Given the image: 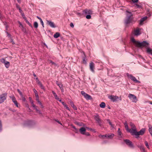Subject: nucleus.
Here are the masks:
<instances>
[{"mask_svg": "<svg viewBox=\"0 0 152 152\" xmlns=\"http://www.w3.org/2000/svg\"><path fill=\"white\" fill-rule=\"evenodd\" d=\"M132 41L134 43L136 46L140 48H142V47H147V45L148 44V43L146 41H143L142 42H140L135 41L134 38L132 39Z\"/></svg>", "mask_w": 152, "mask_h": 152, "instance_id": "1", "label": "nucleus"}, {"mask_svg": "<svg viewBox=\"0 0 152 152\" xmlns=\"http://www.w3.org/2000/svg\"><path fill=\"white\" fill-rule=\"evenodd\" d=\"M36 124L34 121L31 120L25 121L23 123V125L25 127H31Z\"/></svg>", "mask_w": 152, "mask_h": 152, "instance_id": "2", "label": "nucleus"}, {"mask_svg": "<svg viewBox=\"0 0 152 152\" xmlns=\"http://www.w3.org/2000/svg\"><path fill=\"white\" fill-rule=\"evenodd\" d=\"M145 128L142 129L140 130L138 132H137V130L135 129L132 130L133 132V135H135L136 136V137L137 138L139 137V136L140 135H143L145 132Z\"/></svg>", "mask_w": 152, "mask_h": 152, "instance_id": "3", "label": "nucleus"}, {"mask_svg": "<svg viewBox=\"0 0 152 152\" xmlns=\"http://www.w3.org/2000/svg\"><path fill=\"white\" fill-rule=\"evenodd\" d=\"M108 98L111 101L113 102L118 101L119 100L121 101V97H119L116 96L110 95L108 96Z\"/></svg>", "mask_w": 152, "mask_h": 152, "instance_id": "4", "label": "nucleus"}, {"mask_svg": "<svg viewBox=\"0 0 152 152\" xmlns=\"http://www.w3.org/2000/svg\"><path fill=\"white\" fill-rule=\"evenodd\" d=\"M133 18L126 17L124 20V23L126 26H128L130 24H132Z\"/></svg>", "mask_w": 152, "mask_h": 152, "instance_id": "5", "label": "nucleus"}, {"mask_svg": "<svg viewBox=\"0 0 152 152\" xmlns=\"http://www.w3.org/2000/svg\"><path fill=\"white\" fill-rule=\"evenodd\" d=\"M126 75L128 78L130 79L131 80L133 81V82L135 83H140V82L137 80L136 78L132 75L128 73L126 74Z\"/></svg>", "mask_w": 152, "mask_h": 152, "instance_id": "6", "label": "nucleus"}, {"mask_svg": "<svg viewBox=\"0 0 152 152\" xmlns=\"http://www.w3.org/2000/svg\"><path fill=\"white\" fill-rule=\"evenodd\" d=\"M124 141L126 144L130 148L132 149L134 148V146L132 143V142L129 140L128 139H124Z\"/></svg>", "mask_w": 152, "mask_h": 152, "instance_id": "7", "label": "nucleus"}, {"mask_svg": "<svg viewBox=\"0 0 152 152\" xmlns=\"http://www.w3.org/2000/svg\"><path fill=\"white\" fill-rule=\"evenodd\" d=\"M7 93H5L2 94L0 95V104L3 102L6 99Z\"/></svg>", "mask_w": 152, "mask_h": 152, "instance_id": "8", "label": "nucleus"}, {"mask_svg": "<svg viewBox=\"0 0 152 152\" xmlns=\"http://www.w3.org/2000/svg\"><path fill=\"white\" fill-rule=\"evenodd\" d=\"M2 63L4 64L5 67L7 68H8L9 67L10 65V62L7 61L5 60L4 58H2L0 59Z\"/></svg>", "mask_w": 152, "mask_h": 152, "instance_id": "9", "label": "nucleus"}, {"mask_svg": "<svg viewBox=\"0 0 152 152\" xmlns=\"http://www.w3.org/2000/svg\"><path fill=\"white\" fill-rule=\"evenodd\" d=\"M94 119L99 126L101 125L102 121L99 115L96 114L94 116Z\"/></svg>", "mask_w": 152, "mask_h": 152, "instance_id": "10", "label": "nucleus"}, {"mask_svg": "<svg viewBox=\"0 0 152 152\" xmlns=\"http://www.w3.org/2000/svg\"><path fill=\"white\" fill-rule=\"evenodd\" d=\"M128 97L132 102H136L137 101L136 97L134 95L130 94L129 95Z\"/></svg>", "mask_w": 152, "mask_h": 152, "instance_id": "11", "label": "nucleus"}, {"mask_svg": "<svg viewBox=\"0 0 152 152\" xmlns=\"http://www.w3.org/2000/svg\"><path fill=\"white\" fill-rule=\"evenodd\" d=\"M130 125L131 128V129H130L129 130V132L131 133L132 135L133 134V132L132 130L134 129L136 130V128L135 125L132 122L130 123Z\"/></svg>", "mask_w": 152, "mask_h": 152, "instance_id": "12", "label": "nucleus"}, {"mask_svg": "<svg viewBox=\"0 0 152 152\" xmlns=\"http://www.w3.org/2000/svg\"><path fill=\"white\" fill-rule=\"evenodd\" d=\"M126 17L133 18V14L131 11L129 10H127L126 11Z\"/></svg>", "mask_w": 152, "mask_h": 152, "instance_id": "13", "label": "nucleus"}, {"mask_svg": "<svg viewBox=\"0 0 152 152\" xmlns=\"http://www.w3.org/2000/svg\"><path fill=\"white\" fill-rule=\"evenodd\" d=\"M90 69V70L93 73H94L95 71L94 70L95 68V64L94 63L91 62L89 64Z\"/></svg>", "mask_w": 152, "mask_h": 152, "instance_id": "14", "label": "nucleus"}, {"mask_svg": "<svg viewBox=\"0 0 152 152\" xmlns=\"http://www.w3.org/2000/svg\"><path fill=\"white\" fill-rule=\"evenodd\" d=\"M149 43L147 45V47H145L146 48V52L148 54L152 55V49L148 47Z\"/></svg>", "mask_w": 152, "mask_h": 152, "instance_id": "15", "label": "nucleus"}, {"mask_svg": "<svg viewBox=\"0 0 152 152\" xmlns=\"http://www.w3.org/2000/svg\"><path fill=\"white\" fill-rule=\"evenodd\" d=\"M47 23L51 27L54 28L56 27L53 22L48 20H47Z\"/></svg>", "mask_w": 152, "mask_h": 152, "instance_id": "16", "label": "nucleus"}, {"mask_svg": "<svg viewBox=\"0 0 152 152\" xmlns=\"http://www.w3.org/2000/svg\"><path fill=\"white\" fill-rule=\"evenodd\" d=\"M114 136V134L113 133L106 134V138L107 139H112Z\"/></svg>", "mask_w": 152, "mask_h": 152, "instance_id": "17", "label": "nucleus"}, {"mask_svg": "<svg viewBox=\"0 0 152 152\" xmlns=\"http://www.w3.org/2000/svg\"><path fill=\"white\" fill-rule=\"evenodd\" d=\"M83 12L86 15L91 14H92V11L91 10L87 9L83 10Z\"/></svg>", "mask_w": 152, "mask_h": 152, "instance_id": "18", "label": "nucleus"}, {"mask_svg": "<svg viewBox=\"0 0 152 152\" xmlns=\"http://www.w3.org/2000/svg\"><path fill=\"white\" fill-rule=\"evenodd\" d=\"M147 18L148 17L147 16H145L142 18L140 20V25H142L143 22L146 20L147 19Z\"/></svg>", "mask_w": 152, "mask_h": 152, "instance_id": "19", "label": "nucleus"}, {"mask_svg": "<svg viewBox=\"0 0 152 152\" xmlns=\"http://www.w3.org/2000/svg\"><path fill=\"white\" fill-rule=\"evenodd\" d=\"M85 128L82 127L79 129V131L80 133L82 134H84V133L86 132Z\"/></svg>", "mask_w": 152, "mask_h": 152, "instance_id": "20", "label": "nucleus"}, {"mask_svg": "<svg viewBox=\"0 0 152 152\" xmlns=\"http://www.w3.org/2000/svg\"><path fill=\"white\" fill-rule=\"evenodd\" d=\"M140 32L139 28L135 30L134 31V34L135 36H138L140 34Z\"/></svg>", "mask_w": 152, "mask_h": 152, "instance_id": "21", "label": "nucleus"}, {"mask_svg": "<svg viewBox=\"0 0 152 152\" xmlns=\"http://www.w3.org/2000/svg\"><path fill=\"white\" fill-rule=\"evenodd\" d=\"M69 103L72 108L75 110H77V108L75 106L73 102L71 100L69 101Z\"/></svg>", "mask_w": 152, "mask_h": 152, "instance_id": "22", "label": "nucleus"}, {"mask_svg": "<svg viewBox=\"0 0 152 152\" xmlns=\"http://www.w3.org/2000/svg\"><path fill=\"white\" fill-rule=\"evenodd\" d=\"M118 137L119 138H121L122 137V134L121 132L120 131V129L118 128Z\"/></svg>", "mask_w": 152, "mask_h": 152, "instance_id": "23", "label": "nucleus"}, {"mask_svg": "<svg viewBox=\"0 0 152 152\" xmlns=\"http://www.w3.org/2000/svg\"><path fill=\"white\" fill-rule=\"evenodd\" d=\"M84 97L87 100H91L92 99L91 96L87 94Z\"/></svg>", "mask_w": 152, "mask_h": 152, "instance_id": "24", "label": "nucleus"}, {"mask_svg": "<svg viewBox=\"0 0 152 152\" xmlns=\"http://www.w3.org/2000/svg\"><path fill=\"white\" fill-rule=\"evenodd\" d=\"M148 127H149V131L150 133V134H151V136H152V126L150 125H148Z\"/></svg>", "mask_w": 152, "mask_h": 152, "instance_id": "25", "label": "nucleus"}, {"mask_svg": "<svg viewBox=\"0 0 152 152\" xmlns=\"http://www.w3.org/2000/svg\"><path fill=\"white\" fill-rule=\"evenodd\" d=\"M125 126V128L126 130L128 131V132H129V129L128 128V126L127 124V122H126L124 124Z\"/></svg>", "mask_w": 152, "mask_h": 152, "instance_id": "26", "label": "nucleus"}, {"mask_svg": "<svg viewBox=\"0 0 152 152\" xmlns=\"http://www.w3.org/2000/svg\"><path fill=\"white\" fill-rule=\"evenodd\" d=\"M60 36V34L58 32H56L54 35V37L56 38H58Z\"/></svg>", "mask_w": 152, "mask_h": 152, "instance_id": "27", "label": "nucleus"}, {"mask_svg": "<svg viewBox=\"0 0 152 152\" xmlns=\"http://www.w3.org/2000/svg\"><path fill=\"white\" fill-rule=\"evenodd\" d=\"M100 107L102 108H104L105 107V104L104 102H102L99 105Z\"/></svg>", "mask_w": 152, "mask_h": 152, "instance_id": "28", "label": "nucleus"}, {"mask_svg": "<svg viewBox=\"0 0 152 152\" xmlns=\"http://www.w3.org/2000/svg\"><path fill=\"white\" fill-rule=\"evenodd\" d=\"M138 147L140 148V150L142 151V152L144 151L145 150V148L142 145H139L138 146Z\"/></svg>", "mask_w": 152, "mask_h": 152, "instance_id": "29", "label": "nucleus"}, {"mask_svg": "<svg viewBox=\"0 0 152 152\" xmlns=\"http://www.w3.org/2000/svg\"><path fill=\"white\" fill-rule=\"evenodd\" d=\"M10 97L12 99V100L13 102H16V101L15 98L14 96H10Z\"/></svg>", "mask_w": 152, "mask_h": 152, "instance_id": "30", "label": "nucleus"}, {"mask_svg": "<svg viewBox=\"0 0 152 152\" xmlns=\"http://www.w3.org/2000/svg\"><path fill=\"white\" fill-rule=\"evenodd\" d=\"M28 24V25L31 27L32 28L33 26L30 23L28 20H26L25 21Z\"/></svg>", "mask_w": 152, "mask_h": 152, "instance_id": "31", "label": "nucleus"}, {"mask_svg": "<svg viewBox=\"0 0 152 152\" xmlns=\"http://www.w3.org/2000/svg\"><path fill=\"white\" fill-rule=\"evenodd\" d=\"M34 27L37 28L38 27V23L37 22H35L34 23Z\"/></svg>", "mask_w": 152, "mask_h": 152, "instance_id": "32", "label": "nucleus"}, {"mask_svg": "<svg viewBox=\"0 0 152 152\" xmlns=\"http://www.w3.org/2000/svg\"><path fill=\"white\" fill-rule=\"evenodd\" d=\"M30 102L31 104V105L33 107H36V106L34 104V103H33V101L32 100H31L30 101Z\"/></svg>", "mask_w": 152, "mask_h": 152, "instance_id": "33", "label": "nucleus"}, {"mask_svg": "<svg viewBox=\"0 0 152 152\" xmlns=\"http://www.w3.org/2000/svg\"><path fill=\"white\" fill-rule=\"evenodd\" d=\"M17 91L19 93L20 96H21V97H23V94L20 91V90L19 89H17Z\"/></svg>", "mask_w": 152, "mask_h": 152, "instance_id": "34", "label": "nucleus"}, {"mask_svg": "<svg viewBox=\"0 0 152 152\" xmlns=\"http://www.w3.org/2000/svg\"><path fill=\"white\" fill-rule=\"evenodd\" d=\"M37 83L40 87H41V86H42V84L40 81H39V80H38L37 81Z\"/></svg>", "mask_w": 152, "mask_h": 152, "instance_id": "35", "label": "nucleus"}, {"mask_svg": "<svg viewBox=\"0 0 152 152\" xmlns=\"http://www.w3.org/2000/svg\"><path fill=\"white\" fill-rule=\"evenodd\" d=\"M2 130V124L1 120H0V132Z\"/></svg>", "mask_w": 152, "mask_h": 152, "instance_id": "36", "label": "nucleus"}, {"mask_svg": "<svg viewBox=\"0 0 152 152\" xmlns=\"http://www.w3.org/2000/svg\"><path fill=\"white\" fill-rule=\"evenodd\" d=\"M91 14L87 15L86 16V18L88 19H90L91 18V16L90 15Z\"/></svg>", "mask_w": 152, "mask_h": 152, "instance_id": "37", "label": "nucleus"}, {"mask_svg": "<svg viewBox=\"0 0 152 152\" xmlns=\"http://www.w3.org/2000/svg\"><path fill=\"white\" fill-rule=\"evenodd\" d=\"M52 93L53 94V95H54V96L55 97V98L56 97H57L58 96L56 93L54 91H52Z\"/></svg>", "mask_w": 152, "mask_h": 152, "instance_id": "38", "label": "nucleus"}, {"mask_svg": "<svg viewBox=\"0 0 152 152\" xmlns=\"http://www.w3.org/2000/svg\"><path fill=\"white\" fill-rule=\"evenodd\" d=\"M52 65H54L55 67H58L59 66L58 64H56L54 62L52 63Z\"/></svg>", "mask_w": 152, "mask_h": 152, "instance_id": "39", "label": "nucleus"}, {"mask_svg": "<svg viewBox=\"0 0 152 152\" xmlns=\"http://www.w3.org/2000/svg\"><path fill=\"white\" fill-rule=\"evenodd\" d=\"M145 144L146 145V147L148 148H149V145H148V143L147 142V141H145Z\"/></svg>", "mask_w": 152, "mask_h": 152, "instance_id": "40", "label": "nucleus"}, {"mask_svg": "<svg viewBox=\"0 0 152 152\" xmlns=\"http://www.w3.org/2000/svg\"><path fill=\"white\" fill-rule=\"evenodd\" d=\"M81 93L82 95L84 96V97H85V96H86V95L87 94L84 91H81Z\"/></svg>", "mask_w": 152, "mask_h": 152, "instance_id": "41", "label": "nucleus"}, {"mask_svg": "<svg viewBox=\"0 0 152 152\" xmlns=\"http://www.w3.org/2000/svg\"><path fill=\"white\" fill-rule=\"evenodd\" d=\"M38 103L39 104L40 106L42 108H43L44 107H43V105L42 104V103L40 101L38 102Z\"/></svg>", "mask_w": 152, "mask_h": 152, "instance_id": "42", "label": "nucleus"}, {"mask_svg": "<svg viewBox=\"0 0 152 152\" xmlns=\"http://www.w3.org/2000/svg\"><path fill=\"white\" fill-rule=\"evenodd\" d=\"M14 104H15V106L17 107H18V103L16 101V102H13Z\"/></svg>", "mask_w": 152, "mask_h": 152, "instance_id": "43", "label": "nucleus"}, {"mask_svg": "<svg viewBox=\"0 0 152 152\" xmlns=\"http://www.w3.org/2000/svg\"><path fill=\"white\" fill-rule=\"evenodd\" d=\"M131 0L133 3H137L139 1V0Z\"/></svg>", "mask_w": 152, "mask_h": 152, "instance_id": "44", "label": "nucleus"}, {"mask_svg": "<svg viewBox=\"0 0 152 152\" xmlns=\"http://www.w3.org/2000/svg\"><path fill=\"white\" fill-rule=\"evenodd\" d=\"M107 121L110 126L113 124L112 123L110 122L109 119H107Z\"/></svg>", "mask_w": 152, "mask_h": 152, "instance_id": "45", "label": "nucleus"}, {"mask_svg": "<svg viewBox=\"0 0 152 152\" xmlns=\"http://www.w3.org/2000/svg\"><path fill=\"white\" fill-rule=\"evenodd\" d=\"M64 107H65L67 110H70L69 108L67 106V105L66 104L64 106Z\"/></svg>", "mask_w": 152, "mask_h": 152, "instance_id": "46", "label": "nucleus"}, {"mask_svg": "<svg viewBox=\"0 0 152 152\" xmlns=\"http://www.w3.org/2000/svg\"><path fill=\"white\" fill-rule=\"evenodd\" d=\"M106 134L105 135H99V137H106Z\"/></svg>", "mask_w": 152, "mask_h": 152, "instance_id": "47", "label": "nucleus"}, {"mask_svg": "<svg viewBox=\"0 0 152 152\" xmlns=\"http://www.w3.org/2000/svg\"><path fill=\"white\" fill-rule=\"evenodd\" d=\"M84 135H86L87 136H89L90 135V134H89V133L88 132H85L84 133Z\"/></svg>", "mask_w": 152, "mask_h": 152, "instance_id": "48", "label": "nucleus"}, {"mask_svg": "<svg viewBox=\"0 0 152 152\" xmlns=\"http://www.w3.org/2000/svg\"><path fill=\"white\" fill-rule=\"evenodd\" d=\"M16 8L17 9H18V10L19 9V8H20V7L17 4H16Z\"/></svg>", "mask_w": 152, "mask_h": 152, "instance_id": "49", "label": "nucleus"}, {"mask_svg": "<svg viewBox=\"0 0 152 152\" xmlns=\"http://www.w3.org/2000/svg\"><path fill=\"white\" fill-rule=\"evenodd\" d=\"M40 22L41 24H42V26L43 27H44V24L42 20L40 21Z\"/></svg>", "mask_w": 152, "mask_h": 152, "instance_id": "50", "label": "nucleus"}, {"mask_svg": "<svg viewBox=\"0 0 152 152\" xmlns=\"http://www.w3.org/2000/svg\"><path fill=\"white\" fill-rule=\"evenodd\" d=\"M77 124L79 126H84V124H83V123H80L79 124Z\"/></svg>", "mask_w": 152, "mask_h": 152, "instance_id": "51", "label": "nucleus"}, {"mask_svg": "<svg viewBox=\"0 0 152 152\" xmlns=\"http://www.w3.org/2000/svg\"><path fill=\"white\" fill-rule=\"evenodd\" d=\"M22 97V101L23 102L26 101V99L24 97H23H23Z\"/></svg>", "mask_w": 152, "mask_h": 152, "instance_id": "52", "label": "nucleus"}, {"mask_svg": "<svg viewBox=\"0 0 152 152\" xmlns=\"http://www.w3.org/2000/svg\"><path fill=\"white\" fill-rule=\"evenodd\" d=\"M35 97H36V98H38L39 97V96H38V94H37V93H36L35 92Z\"/></svg>", "mask_w": 152, "mask_h": 152, "instance_id": "53", "label": "nucleus"}, {"mask_svg": "<svg viewBox=\"0 0 152 152\" xmlns=\"http://www.w3.org/2000/svg\"><path fill=\"white\" fill-rule=\"evenodd\" d=\"M34 108L35 110H36V111L37 112H38V111H39V110H38L37 108V106H36V107H34Z\"/></svg>", "mask_w": 152, "mask_h": 152, "instance_id": "54", "label": "nucleus"}, {"mask_svg": "<svg viewBox=\"0 0 152 152\" xmlns=\"http://www.w3.org/2000/svg\"><path fill=\"white\" fill-rule=\"evenodd\" d=\"M70 26L72 28H73L74 27V25L73 23H70Z\"/></svg>", "mask_w": 152, "mask_h": 152, "instance_id": "55", "label": "nucleus"}, {"mask_svg": "<svg viewBox=\"0 0 152 152\" xmlns=\"http://www.w3.org/2000/svg\"><path fill=\"white\" fill-rule=\"evenodd\" d=\"M19 11L21 13V14H22L23 12V11L20 8H19Z\"/></svg>", "mask_w": 152, "mask_h": 152, "instance_id": "56", "label": "nucleus"}, {"mask_svg": "<svg viewBox=\"0 0 152 152\" xmlns=\"http://www.w3.org/2000/svg\"><path fill=\"white\" fill-rule=\"evenodd\" d=\"M3 16L2 15L0 12V19L1 20V19L3 18Z\"/></svg>", "mask_w": 152, "mask_h": 152, "instance_id": "57", "label": "nucleus"}, {"mask_svg": "<svg viewBox=\"0 0 152 152\" xmlns=\"http://www.w3.org/2000/svg\"><path fill=\"white\" fill-rule=\"evenodd\" d=\"M55 121L56 122H57L59 124H60L61 125H62V124L60 122H59L58 120H56Z\"/></svg>", "mask_w": 152, "mask_h": 152, "instance_id": "58", "label": "nucleus"}, {"mask_svg": "<svg viewBox=\"0 0 152 152\" xmlns=\"http://www.w3.org/2000/svg\"><path fill=\"white\" fill-rule=\"evenodd\" d=\"M76 14L77 15L79 16H80L81 15V14L80 12H76Z\"/></svg>", "mask_w": 152, "mask_h": 152, "instance_id": "59", "label": "nucleus"}, {"mask_svg": "<svg viewBox=\"0 0 152 152\" xmlns=\"http://www.w3.org/2000/svg\"><path fill=\"white\" fill-rule=\"evenodd\" d=\"M13 44H15L14 41H13L12 39H11L10 41Z\"/></svg>", "mask_w": 152, "mask_h": 152, "instance_id": "60", "label": "nucleus"}, {"mask_svg": "<svg viewBox=\"0 0 152 152\" xmlns=\"http://www.w3.org/2000/svg\"><path fill=\"white\" fill-rule=\"evenodd\" d=\"M48 63H51V65H52V63H53V62L51 60H48Z\"/></svg>", "mask_w": 152, "mask_h": 152, "instance_id": "61", "label": "nucleus"}, {"mask_svg": "<svg viewBox=\"0 0 152 152\" xmlns=\"http://www.w3.org/2000/svg\"><path fill=\"white\" fill-rule=\"evenodd\" d=\"M48 63H51V65H52V63H53V62L51 60H48Z\"/></svg>", "mask_w": 152, "mask_h": 152, "instance_id": "62", "label": "nucleus"}, {"mask_svg": "<svg viewBox=\"0 0 152 152\" xmlns=\"http://www.w3.org/2000/svg\"><path fill=\"white\" fill-rule=\"evenodd\" d=\"M71 126H72V128L75 129H76V127L73 124H71Z\"/></svg>", "mask_w": 152, "mask_h": 152, "instance_id": "63", "label": "nucleus"}, {"mask_svg": "<svg viewBox=\"0 0 152 152\" xmlns=\"http://www.w3.org/2000/svg\"><path fill=\"white\" fill-rule=\"evenodd\" d=\"M40 87L41 88V89H43L44 90H45V88H44V86H43V85L42 86H41Z\"/></svg>", "mask_w": 152, "mask_h": 152, "instance_id": "64", "label": "nucleus"}]
</instances>
